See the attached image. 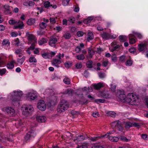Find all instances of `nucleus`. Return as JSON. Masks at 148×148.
<instances>
[{
  "label": "nucleus",
  "mask_w": 148,
  "mask_h": 148,
  "mask_svg": "<svg viewBox=\"0 0 148 148\" xmlns=\"http://www.w3.org/2000/svg\"><path fill=\"white\" fill-rule=\"evenodd\" d=\"M103 83L101 82H100L97 84H95L94 86V87L95 89L97 90H99L103 86Z\"/></svg>",
  "instance_id": "20"
},
{
  "label": "nucleus",
  "mask_w": 148,
  "mask_h": 148,
  "mask_svg": "<svg viewBox=\"0 0 148 148\" xmlns=\"http://www.w3.org/2000/svg\"><path fill=\"white\" fill-rule=\"evenodd\" d=\"M139 126V125L138 123L134 122L131 123L130 122H127L125 124V127L126 129H129L133 126L138 127Z\"/></svg>",
  "instance_id": "11"
},
{
  "label": "nucleus",
  "mask_w": 148,
  "mask_h": 148,
  "mask_svg": "<svg viewBox=\"0 0 148 148\" xmlns=\"http://www.w3.org/2000/svg\"><path fill=\"white\" fill-rule=\"evenodd\" d=\"M76 59L79 60H83L85 59V57L83 54H80L76 56Z\"/></svg>",
  "instance_id": "30"
},
{
  "label": "nucleus",
  "mask_w": 148,
  "mask_h": 148,
  "mask_svg": "<svg viewBox=\"0 0 148 148\" xmlns=\"http://www.w3.org/2000/svg\"><path fill=\"white\" fill-rule=\"evenodd\" d=\"M82 89L83 91H85L87 92H91L92 91V88L90 87H88V88L85 87Z\"/></svg>",
  "instance_id": "28"
},
{
  "label": "nucleus",
  "mask_w": 148,
  "mask_h": 148,
  "mask_svg": "<svg viewBox=\"0 0 148 148\" xmlns=\"http://www.w3.org/2000/svg\"><path fill=\"white\" fill-rule=\"evenodd\" d=\"M109 62L108 60H103L102 62V65L104 67H106L108 64Z\"/></svg>",
  "instance_id": "54"
},
{
  "label": "nucleus",
  "mask_w": 148,
  "mask_h": 148,
  "mask_svg": "<svg viewBox=\"0 0 148 148\" xmlns=\"http://www.w3.org/2000/svg\"><path fill=\"white\" fill-rule=\"evenodd\" d=\"M134 35L139 39H141L143 38V36L140 33L136 32L134 34Z\"/></svg>",
  "instance_id": "51"
},
{
  "label": "nucleus",
  "mask_w": 148,
  "mask_h": 148,
  "mask_svg": "<svg viewBox=\"0 0 148 148\" xmlns=\"http://www.w3.org/2000/svg\"><path fill=\"white\" fill-rule=\"evenodd\" d=\"M47 42V39L42 38L38 41V44L40 45H42Z\"/></svg>",
  "instance_id": "22"
},
{
  "label": "nucleus",
  "mask_w": 148,
  "mask_h": 148,
  "mask_svg": "<svg viewBox=\"0 0 148 148\" xmlns=\"http://www.w3.org/2000/svg\"><path fill=\"white\" fill-rule=\"evenodd\" d=\"M92 60H89L86 63V65L89 68H92Z\"/></svg>",
  "instance_id": "38"
},
{
  "label": "nucleus",
  "mask_w": 148,
  "mask_h": 148,
  "mask_svg": "<svg viewBox=\"0 0 148 148\" xmlns=\"http://www.w3.org/2000/svg\"><path fill=\"white\" fill-rule=\"evenodd\" d=\"M88 145L87 143H83L82 145L78 146L77 148H87Z\"/></svg>",
  "instance_id": "44"
},
{
  "label": "nucleus",
  "mask_w": 148,
  "mask_h": 148,
  "mask_svg": "<svg viewBox=\"0 0 148 148\" xmlns=\"http://www.w3.org/2000/svg\"><path fill=\"white\" fill-rule=\"evenodd\" d=\"M61 62H62L60 61V60H59L57 59H54L52 61L53 65L57 67H59V64H60Z\"/></svg>",
  "instance_id": "15"
},
{
  "label": "nucleus",
  "mask_w": 148,
  "mask_h": 148,
  "mask_svg": "<svg viewBox=\"0 0 148 148\" xmlns=\"http://www.w3.org/2000/svg\"><path fill=\"white\" fill-rule=\"evenodd\" d=\"M138 99V98L136 95L133 93H129L126 97V102L130 105H135Z\"/></svg>",
  "instance_id": "1"
},
{
  "label": "nucleus",
  "mask_w": 148,
  "mask_h": 148,
  "mask_svg": "<svg viewBox=\"0 0 148 148\" xmlns=\"http://www.w3.org/2000/svg\"><path fill=\"white\" fill-rule=\"evenodd\" d=\"M2 45H3L8 46L10 45V42L8 40L4 39L2 41Z\"/></svg>",
  "instance_id": "24"
},
{
  "label": "nucleus",
  "mask_w": 148,
  "mask_h": 148,
  "mask_svg": "<svg viewBox=\"0 0 148 148\" xmlns=\"http://www.w3.org/2000/svg\"><path fill=\"white\" fill-rule=\"evenodd\" d=\"M91 148H104L103 145H101L95 144Z\"/></svg>",
  "instance_id": "47"
},
{
  "label": "nucleus",
  "mask_w": 148,
  "mask_h": 148,
  "mask_svg": "<svg viewBox=\"0 0 148 148\" xmlns=\"http://www.w3.org/2000/svg\"><path fill=\"white\" fill-rule=\"evenodd\" d=\"M4 8L5 12L6 14H8L11 13V9L12 8L11 7L8 5H5L4 6Z\"/></svg>",
  "instance_id": "16"
},
{
  "label": "nucleus",
  "mask_w": 148,
  "mask_h": 148,
  "mask_svg": "<svg viewBox=\"0 0 148 148\" xmlns=\"http://www.w3.org/2000/svg\"><path fill=\"white\" fill-rule=\"evenodd\" d=\"M49 20L50 21V22L51 24H54L56 22L57 18L51 17L49 18Z\"/></svg>",
  "instance_id": "43"
},
{
  "label": "nucleus",
  "mask_w": 148,
  "mask_h": 148,
  "mask_svg": "<svg viewBox=\"0 0 148 148\" xmlns=\"http://www.w3.org/2000/svg\"><path fill=\"white\" fill-rule=\"evenodd\" d=\"M92 115L94 117H97L99 116V114L98 112H95L92 113Z\"/></svg>",
  "instance_id": "64"
},
{
  "label": "nucleus",
  "mask_w": 148,
  "mask_h": 148,
  "mask_svg": "<svg viewBox=\"0 0 148 148\" xmlns=\"http://www.w3.org/2000/svg\"><path fill=\"white\" fill-rule=\"evenodd\" d=\"M57 38L55 37H51L49 40V44L52 47L55 46V44L57 42Z\"/></svg>",
  "instance_id": "12"
},
{
  "label": "nucleus",
  "mask_w": 148,
  "mask_h": 148,
  "mask_svg": "<svg viewBox=\"0 0 148 148\" xmlns=\"http://www.w3.org/2000/svg\"><path fill=\"white\" fill-rule=\"evenodd\" d=\"M6 71L7 70L5 69H0V75H3L5 74Z\"/></svg>",
  "instance_id": "52"
},
{
  "label": "nucleus",
  "mask_w": 148,
  "mask_h": 148,
  "mask_svg": "<svg viewBox=\"0 0 148 148\" xmlns=\"http://www.w3.org/2000/svg\"><path fill=\"white\" fill-rule=\"evenodd\" d=\"M108 138L110 140L114 142H117L119 140L117 137H113L111 136H109Z\"/></svg>",
  "instance_id": "21"
},
{
  "label": "nucleus",
  "mask_w": 148,
  "mask_h": 148,
  "mask_svg": "<svg viewBox=\"0 0 148 148\" xmlns=\"http://www.w3.org/2000/svg\"><path fill=\"white\" fill-rule=\"evenodd\" d=\"M17 23V21L15 20H10L9 21V23L10 25H14Z\"/></svg>",
  "instance_id": "53"
},
{
  "label": "nucleus",
  "mask_w": 148,
  "mask_h": 148,
  "mask_svg": "<svg viewBox=\"0 0 148 148\" xmlns=\"http://www.w3.org/2000/svg\"><path fill=\"white\" fill-rule=\"evenodd\" d=\"M132 64V62L131 60H127L125 64L127 66H130Z\"/></svg>",
  "instance_id": "58"
},
{
  "label": "nucleus",
  "mask_w": 148,
  "mask_h": 148,
  "mask_svg": "<svg viewBox=\"0 0 148 148\" xmlns=\"http://www.w3.org/2000/svg\"><path fill=\"white\" fill-rule=\"evenodd\" d=\"M56 56L57 58H58V59L59 60H60V61L62 62V58H63L64 57V53L61 54L60 53H59L58 55H57Z\"/></svg>",
  "instance_id": "26"
},
{
  "label": "nucleus",
  "mask_w": 148,
  "mask_h": 148,
  "mask_svg": "<svg viewBox=\"0 0 148 148\" xmlns=\"http://www.w3.org/2000/svg\"><path fill=\"white\" fill-rule=\"evenodd\" d=\"M35 23V20L33 19H30L28 20L27 22V24L29 25H33Z\"/></svg>",
  "instance_id": "31"
},
{
  "label": "nucleus",
  "mask_w": 148,
  "mask_h": 148,
  "mask_svg": "<svg viewBox=\"0 0 148 148\" xmlns=\"http://www.w3.org/2000/svg\"><path fill=\"white\" fill-rule=\"evenodd\" d=\"M15 63V61L14 60H12L11 61L10 63H8L7 64V67L8 69H13L14 67V63Z\"/></svg>",
  "instance_id": "17"
},
{
  "label": "nucleus",
  "mask_w": 148,
  "mask_h": 148,
  "mask_svg": "<svg viewBox=\"0 0 148 148\" xmlns=\"http://www.w3.org/2000/svg\"><path fill=\"white\" fill-rule=\"evenodd\" d=\"M39 25L40 27L42 29L45 28L47 26L46 24L44 22H42Z\"/></svg>",
  "instance_id": "56"
},
{
  "label": "nucleus",
  "mask_w": 148,
  "mask_h": 148,
  "mask_svg": "<svg viewBox=\"0 0 148 148\" xmlns=\"http://www.w3.org/2000/svg\"><path fill=\"white\" fill-rule=\"evenodd\" d=\"M28 39L29 41L35 43L36 42V39L35 37L32 34H29L28 36Z\"/></svg>",
  "instance_id": "14"
},
{
  "label": "nucleus",
  "mask_w": 148,
  "mask_h": 148,
  "mask_svg": "<svg viewBox=\"0 0 148 148\" xmlns=\"http://www.w3.org/2000/svg\"><path fill=\"white\" fill-rule=\"evenodd\" d=\"M73 93V90L71 89H68L64 92V94H67L69 95H71Z\"/></svg>",
  "instance_id": "29"
},
{
  "label": "nucleus",
  "mask_w": 148,
  "mask_h": 148,
  "mask_svg": "<svg viewBox=\"0 0 148 148\" xmlns=\"http://www.w3.org/2000/svg\"><path fill=\"white\" fill-rule=\"evenodd\" d=\"M45 32L41 30L37 31V34L41 36L45 34Z\"/></svg>",
  "instance_id": "63"
},
{
  "label": "nucleus",
  "mask_w": 148,
  "mask_h": 148,
  "mask_svg": "<svg viewBox=\"0 0 148 148\" xmlns=\"http://www.w3.org/2000/svg\"><path fill=\"white\" fill-rule=\"evenodd\" d=\"M25 59V57L23 56L21 59H17L18 62L20 64H22L24 62Z\"/></svg>",
  "instance_id": "32"
},
{
  "label": "nucleus",
  "mask_w": 148,
  "mask_h": 148,
  "mask_svg": "<svg viewBox=\"0 0 148 148\" xmlns=\"http://www.w3.org/2000/svg\"><path fill=\"white\" fill-rule=\"evenodd\" d=\"M44 5L45 7L46 8H48L52 6V5L50 4V3L49 1L45 2L44 3Z\"/></svg>",
  "instance_id": "25"
},
{
  "label": "nucleus",
  "mask_w": 148,
  "mask_h": 148,
  "mask_svg": "<svg viewBox=\"0 0 148 148\" xmlns=\"http://www.w3.org/2000/svg\"><path fill=\"white\" fill-rule=\"evenodd\" d=\"M68 102L65 100L62 101L60 104L58 106L57 109L58 112L61 113L67 110L69 108Z\"/></svg>",
  "instance_id": "2"
},
{
  "label": "nucleus",
  "mask_w": 148,
  "mask_h": 148,
  "mask_svg": "<svg viewBox=\"0 0 148 148\" xmlns=\"http://www.w3.org/2000/svg\"><path fill=\"white\" fill-rule=\"evenodd\" d=\"M70 0H63L62 4L66 6L68 4Z\"/></svg>",
  "instance_id": "59"
},
{
  "label": "nucleus",
  "mask_w": 148,
  "mask_h": 148,
  "mask_svg": "<svg viewBox=\"0 0 148 148\" xmlns=\"http://www.w3.org/2000/svg\"><path fill=\"white\" fill-rule=\"evenodd\" d=\"M34 108L31 105H27L25 108V110L23 112V114L26 116L28 115L30 113L34 111Z\"/></svg>",
  "instance_id": "4"
},
{
  "label": "nucleus",
  "mask_w": 148,
  "mask_h": 148,
  "mask_svg": "<svg viewBox=\"0 0 148 148\" xmlns=\"http://www.w3.org/2000/svg\"><path fill=\"white\" fill-rule=\"evenodd\" d=\"M117 96L120 100L123 103L126 102V98L125 95L124 94L123 92H121L120 91H118L117 92Z\"/></svg>",
  "instance_id": "6"
},
{
  "label": "nucleus",
  "mask_w": 148,
  "mask_h": 148,
  "mask_svg": "<svg viewBox=\"0 0 148 148\" xmlns=\"http://www.w3.org/2000/svg\"><path fill=\"white\" fill-rule=\"evenodd\" d=\"M93 38L94 35L92 33L89 32L88 33L87 40L88 41L92 40L93 39Z\"/></svg>",
  "instance_id": "23"
},
{
  "label": "nucleus",
  "mask_w": 148,
  "mask_h": 148,
  "mask_svg": "<svg viewBox=\"0 0 148 148\" xmlns=\"http://www.w3.org/2000/svg\"><path fill=\"white\" fill-rule=\"evenodd\" d=\"M29 97L30 99L32 100L34 99L36 97V95L32 93H29Z\"/></svg>",
  "instance_id": "41"
},
{
  "label": "nucleus",
  "mask_w": 148,
  "mask_h": 148,
  "mask_svg": "<svg viewBox=\"0 0 148 148\" xmlns=\"http://www.w3.org/2000/svg\"><path fill=\"white\" fill-rule=\"evenodd\" d=\"M23 121L21 120H17L16 121L15 124L18 126H20L22 125Z\"/></svg>",
  "instance_id": "55"
},
{
  "label": "nucleus",
  "mask_w": 148,
  "mask_h": 148,
  "mask_svg": "<svg viewBox=\"0 0 148 148\" xmlns=\"http://www.w3.org/2000/svg\"><path fill=\"white\" fill-rule=\"evenodd\" d=\"M129 38V42L131 44H133L136 42V40L135 39L133 38H131L132 36V35H130Z\"/></svg>",
  "instance_id": "35"
},
{
  "label": "nucleus",
  "mask_w": 148,
  "mask_h": 148,
  "mask_svg": "<svg viewBox=\"0 0 148 148\" xmlns=\"http://www.w3.org/2000/svg\"><path fill=\"white\" fill-rule=\"evenodd\" d=\"M23 93L21 91H14L12 95L11 99L14 102L18 101L21 100V96Z\"/></svg>",
  "instance_id": "3"
},
{
  "label": "nucleus",
  "mask_w": 148,
  "mask_h": 148,
  "mask_svg": "<svg viewBox=\"0 0 148 148\" xmlns=\"http://www.w3.org/2000/svg\"><path fill=\"white\" fill-rule=\"evenodd\" d=\"M24 26L23 23L22 21H19L18 23V25H17L15 26L14 27L15 29H22L23 28V27Z\"/></svg>",
  "instance_id": "19"
},
{
  "label": "nucleus",
  "mask_w": 148,
  "mask_h": 148,
  "mask_svg": "<svg viewBox=\"0 0 148 148\" xmlns=\"http://www.w3.org/2000/svg\"><path fill=\"white\" fill-rule=\"evenodd\" d=\"M82 67V64L81 63H77L76 64V67L77 69H79L81 68Z\"/></svg>",
  "instance_id": "60"
},
{
  "label": "nucleus",
  "mask_w": 148,
  "mask_h": 148,
  "mask_svg": "<svg viewBox=\"0 0 148 148\" xmlns=\"http://www.w3.org/2000/svg\"><path fill=\"white\" fill-rule=\"evenodd\" d=\"M63 37L66 39H69L71 37V35L69 33H66L64 34Z\"/></svg>",
  "instance_id": "36"
},
{
  "label": "nucleus",
  "mask_w": 148,
  "mask_h": 148,
  "mask_svg": "<svg viewBox=\"0 0 148 148\" xmlns=\"http://www.w3.org/2000/svg\"><path fill=\"white\" fill-rule=\"evenodd\" d=\"M15 53L17 54H23V51L21 49H18L15 51Z\"/></svg>",
  "instance_id": "50"
},
{
  "label": "nucleus",
  "mask_w": 148,
  "mask_h": 148,
  "mask_svg": "<svg viewBox=\"0 0 148 148\" xmlns=\"http://www.w3.org/2000/svg\"><path fill=\"white\" fill-rule=\"evenodd\" d=\"M36 119L38 122L43 123L46 121L47 119L45 116L41 115L36 116Z\"/></svg>",
  "instance_id": "13"
},
{
  "label": "nucleus",
  "mask_w": 148,
  "mask_h": 148,
  "mask_svg": "<svg viewBox=\"0 0 148 148\" xmlns=\"http://www.w3.org/2000/svg\"><path fill=\"white\" fill-rule=\"evenodd\" d=\"M100 139H101V137L100 136L94 137H91L90 138V140L94 142Z\"/></svg>",
  "instance_id": "37"
},
{
  "label": "nucleus",
  "mask_w": 148,
  "mask_h": 148,
  "mask_svg": "<svg viewBox=\"0 0 148 148\" xmlns=\"http://www.w3.org/2000/svg\"><path fill=\"white\" fill-rule=\"evenodd\" d=\"M36 135L35 131L33 130H31L25 136V139L27 141L29 140L31 138H33Z\"/></svg>",
  "instance_id": "5"
},
{
  "label": "nucleus",
  "mask_w": 148,
  "mask_h": 148,
  "mask_svg": "<svg viewBox=\"0 0 148 148\" xmlns=\"http://www.w3.org/2000/svg\"><path fill=\"white\" fill-rule=\"evenodd\" d=\"M111 126L114 128L116 127L118 130L121 131L123 130V127L121 125V122L119 121H116L113 122Z\"/></svg>",
  "instance_id": "7"
},
{
  "label": "nucleus",
  "mask_w": 148,
  "mask_h": 148,
  "mask_svg": "<svg viewBox=\"0 0 148 148\" xmlns=\"http://www.w3.org/2000/svg\"><path fill=\"white\" fill-rule=\"evenodd\" d=\"M102 96L104 98H107L109 97V95L107 92H104L102 93Z\"/></svg>",
  "instance_id": "40"
},
{
  "label": "nucleus",
  "mask_w": 148,
  "mask_h": 148,
  "mask_svg": "<svg viewBox=\"0 0 148 148\" xmlns=\"http://www.w3.org/2000/svg\"><path fill=\"white\" fill-rule=\"evenodd\" d=\"M147 45H148V40L145 41L144 44H140L138 45V50L140 51H143L146 49Z\"/></svg>",
  "instance_id": "10"
},
{
  "label": "nucleus",
  "mask_w": 148,
  "mask_h": 148,
  "mask_svg": "<svg viewBox=\"0 0 148 148\" xmlns=\"http://www.w3.org/2000/svg\"><path fill=\"white\" fill-rule=\"evenodd\" d=\"M119 47L120 46L119 45H116L112 47V48L111 49V51L112 52H113L116 50H117Z\"/></svg>",
  "instance_id": "42"
},
{
  "label": "nucleus",
  "mask_w": 148,
  "mask_h": 148,
  "mask_svg": "<svg viewBox=\"0 0 148 148\" xmlns=\"http://www.w3.org/2000/svg\"><path fill=\"white\" fill-rule=\"evenodd\" d=\"M101 36L103 39H108L109 38V34L106 33H104L101 34Z\"/></svg>",
  "instance_id": "27"
},
{
  "label": "nucleus",
  "mask_w": 148,
  "mask_h": 148,
  "mask_svg": "<svg viewBox=\"0 0 148 148\" xmlns=\"http://www.w3.org/2000/svg\"><path fill=\"white\" fill-rule=\"evenodd\" d=\"M119 40L121 41L124 42L126 40V37L125 36H119Z\"/></svg>",
  "instance_id": "45"
},
{
  "label": "nucleus",
  "mask_w": 148,
  "mask_h": 148,
  "mask_svg": "<svg viewBox=\"0 0 148 148\" xmlns=\"http://www.w3.org/2000/svg\"><path fill=\"white\" fill-rule=\"evenodd\" d=\"M38 108L42 111H44L46 109V106L45 102L43 100H40L38 104Z\"/></svg>",
  "instance_id": "9"
},
{
  "label": "nucleus",
  "mask_w": 148,
  "mask_h": 148,
  "mask_svg": "<svg viewBox=\"0 0 148 148\" xmlns=\"http://www.w3.org/2000/svg\"><path fill=\"white\" fill-rule=\"evenodd\" d=\"M29 61L31 63L32 62H36L37 61L34 57L32 56L29 58Z\"/></svg>",
  "instance_id": "48"
},
{
  "label": "nucleus",
  "mask_w": 148,
  "mask_h": 148,
  "mask_svg": "<svg viewBox=\"0 0 148 148\" xmlns=\"http://www.w3.org/2000/svg\"><path fill=\"white\" fill-rule=\"evenodd\" d=\"M93 19V17L92 16L88 17L87 19L84 20V22L86 23H89L90 22V21Z\"/></svg>",
  "instance_id": "39"
},
{
  "label": "nucleus",
  "mask_w": 148,
  "mask_h": 148,
  "mask_svg": "<svg viewBox=\"0 0 148 148\" xmlns=\"http://www.w3.org/2000/svg\"><path fill=\"white\" fill-rule=\"evenodd\" d=\"M98 75L99 78L101 79H103L106 76L105 73H102L101 72L99 73H98Z\"/></svg>",
  "instance_id": "46"
},
{
  "label": "nucleus",
  "mask_w": 148,
  "mask_h": 148,
  "mask_svg": "<svg viewBox=\"0 0 148 148\" xmlns=\"http://www.w3.org/2000/svg\"><path fill=\"white\" fill-rule=\"evenodd\" d=\"M68 21L70 23H74L75 20L74 17H71L68 19Z\"/></svg>",
  "instance_id": "57"
},
{
  "label": "nucleus",
  "mask_w": 148,
  "mask_h": 148,
  "mask_svg": "<svg viewBox=\"0 0 148 148\" xmlns=\"http://www.w3.org/2000/svg\"><path fill=\"white\" fill-rule=\"evenodd\" d=\"M64 83L66 84H70V80L68 77H65L63 80Z\"/></svg>",
  "instance_id": "34"
},
{
  "label": "nucleus",
  "mask_w": 148,
  "mask_h": 148,
  "mask_svg": "<svg viewBox=\"0 0 148 148\" xmlns=\"http://www.w3.org/2000/svg\"><path fill=\"white\" fill-rule=\"evenodd\" d=\"M95 102L97 103H104L105 102V100L103 99H95Z\"/></svg>",
  "instance_id": "49"
},
{
  "label": "nucleus",
  "mask_w": 148,
  "mask_h": 148,
  "mask_svg": "<svg viewBox=\"0 0 148 148\" xmlns=\"http://www.w3.org/2000/svg\"><path fill=\"white\" fill-rule=\"evenodd\" d=\"M108 115L112 117H115L116 115L115 112L113 111H110L107 113Z\"/></svg>",
  "instance_id": "33"
},
{
  "label": "nucleus",
  "mask_w": 148,
  "mask_h": 148,
  "mask_svg": "<svg viewBox=\"0 0 148 148\" xmlns=\"http://www.w3.org/2000/svg\"><path fill=\"white\" fill-rule=\"evenodd\" d=\"M89 55L87 56V58L88 59L89 58H91L92 57L93 55L95 53V51L93 49H88V50Z\"/></svg>",
  "instance_id": "18"
},
{
  "label": "nucleus",
  "mask_w": 148,
  "mask_h": 148,
  "mask_svg": "<svg viewBox=\"0 0 148 148\" xmlns=\"http://www.w3.org/2000/svg\"><path fill=\"white\" fill-rule=\"evenodd\" d=\"M42 57L45 59H47L49 58V56L48 54L44 53L42 54Z\"/></svg>",
  "instance_id": "62"
},
{
  "label": "nucleus",
  "mask_w": 148,
  "mask_h": 148,
  "mask_svg": "<svg viewBox=\"0 0 148 148\" xmlns=\"http://www.w3.org/2000/svg\"><path fill=\"white\" fill-rule=\"evenodd\" d=\"M84 32H83L81 31L77 32V35L78 37L82 36L84 35Z\"/></svg>",
  "instance_id": "61"
},
{
  "label": "nucleus",
  "mask_w": 148,
  "mask_h": 148,
  "mask_svg": "<svg viewBox=\"0 0 148 148\" xmlns=\"http://www.w3.org/2000/svg\"><path fill=\"white\" fill-rule=\"evenodd\" d=\"M3 110L11 116H14L15 115V113L14 110L13 108L10 107L4 108H3Z\"/></svg>",
  "instance_id": "8"
}]
</instances>
